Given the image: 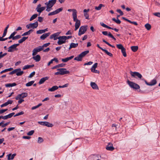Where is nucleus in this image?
Listing matches in <instances>:
<instances>
[{"label": "nucleus", "mask_w": 160, "mask_h": 160, "mask_svg": "<svg viewBox=\"0 0 160 160\" xmlns=\"http://www.w3.org/2000/svg\"><path fill=\"white\" fill-rule=\"evenodd\" d=\"M60 32H58L56 33H54L52 35H51L50 36V38L51 39H52L53 38L54 40H56L57 39H58L59 40L58 42V45H61L63 43H65L66 41L65 40H61V39H64L62 36H60L59 37H57L59 36V34H60Z\"/></svg>", "instance_id": "obj_1"}, {"label": "nucleus", "mask_w": 160, "mask_h": 160, "mask_svg": "<svg viewBox=\"0 0 160 160\" xmlns=\"http://www.w3.org/2000/svg\"><path fill=\"white\" fill-rule=\"evenodd\" d=\"M127 83L128 85L129 86L135 90H138L140 88L139 86L137 84L128 80L127 82Z\"/></svg>", "instance_id": "obj_2"}, {"label": "nucleus", "mask_w": 160, "mask_h": 160, "mask_svg": "<svg viewBox=\"0 0 160 160\" xmlns=\"http://www.w3.org/2000/svg\"><path fill=\"white\" fill-rule=\"evenodd\" d=\"M24 73L23 71H21L20 68L15 69L14 70L10 72L9 74V75H12L14 73H16V75L18 76H20L22 75Z\"/></svg>", "instance_id": "obj_3"}, {"label": "nucleus", "mask_w": 160, "mask_h": 160, "mask_svg": "<svg viewBox=\"0 0 160 160\" xmlns=\"http://www.w3.org/2000/svg\"><path fill=\"white\" fill-rule=\"evenodd\" d=\"M73 20L74 22H76L75 23V30H77L80 26V20L77 19V15L73 17Z\"/></svg>", "instance_id": "obj_4"}, {"label": "nucleus", "mask_w": 160, "mask_h": 160, "mask_svg": "<svg viewBox=\"0 0 160 160\" xmlns=\"http://www.w3.org/2000/svg\"><path fill=\"white\" fill-rule=\"evenodd\" d=\"M87 30V26H81L79 30L78 35L80 36L81 35L84 34Z\"/></svg>", "instance_id": "obj_5"}, {"label": "nucleus", "mask_w": 160, "mask_h": 160, "mask_svg": "<svg viewBox=\"0 0 160 160\" xmlns=\"http://www.w3.org/2000/svg\"><path fill=\"white\" fill-rule=\"evenodd\" d=\"M43 50L41 46H39L34 48L32 50V55L34 56L36 55L37 53Z\"/></svg>", "instance_id": "obj_6"}, {"label": "nucleus", "mask_w": 160, "mask_h": 160, "mask_svg": "<svg viewBox=\"0 0 160 160\" xmlns=\"http://www.w3.org/2000/svg\"><path fill=\"white\" fill-rule=\"evenodd\" d=\"M130 74L132 76L135 78H136V77H137L138 78L141 79L142 80V79L143 78H142V75L140 73L138 72H132V71H131Z\"/></svg>", "instance_id": "obj_7"}, {"label": "nucleus", "mask_w": 160, "mask_h": 160, "mask_svg": "<svg viewBox=\"0 0 160 160\" xmlns=\"http://www.w3.org/2000/svg\"><path fill=\"white\" fill-rule=\"evenodd\" d=\"M38 26V23L37 21L35 22L34 23H30L26 25V27L28 29H30L31 28H37Z\"/></svg>", "instance_id": "obj_8"}, {"label": "nucleus", "mask_w": 160, "mask_h": 160, "mask_svg": "<svg viewBox=\"0 0 160 160\" xmlns=\"http://www.w3.org/2000/svg\"><path fill=\"white\" fill-rule=\"evenodd\" d=\"M142 80H143L145 82V83L148 86H152L154 85H155L157 82L156 79H154L152 80L150 83L148 82L144 78L142 79Z\"/></svg>", "instance_id": "obj_9"}, {"label": "nucleus", "mask_w": 160, "mask_h": 160, "mask_svg": "<svg viewBox=\"0 0 160 160\" xmlns=\"http://www.w3.org/2000/svg\"><path fill=\"white\" fill-rule=\"evenodd\" d=\"M38 123L42 126H46L48 127H52L53 126L52 123H51L47 122H38Z\"/></svg>", "instance_id": "obj_10"}, {"label": "nucleus", "mask_w": 160, "mask_h": 160, "mask_svg": "<svg viewBox=\"0 0 160 160\" xmlns=\"http://www.w3.org/2000/svg\"><path fill=\"white\" fill-rule=\"evenodd\" d=\"M28 95V94L27 92H22L21 94L18 95L15 98V99L16 100H18L21 98H24L27 97Z\"/></svg>", "instance_id": "obj_11"}, {"label": "nucleus", "mask_w": 160, "mask_h": 160, "mask_svg": "<svg viewBox=\"0 0 160 160\" xmlns=\"http://www.w3.org/2000/svg\"><path fill=\"white\" fill-rule=\"evenodd\" d=\"M58 71H60L61 75H63L65 74H69L70 72L68 71H67L66 69L65 68H60L57 69Z\"/></svg>", "instance_id": "obj_12"}, {"label": "nucleus", "mask_w": 160, "mask_h": 160, "mask_svg": "<svg viewBox=\"0 0 160 160\" xmlns=\"http://www.w3.org/2000/svg\"><path fill=\"white\" fill-rule=\"evenodd\" d=\"M57 0H50L48 2H46L45 4L46 5L48 6L51 8H52V6L56 3Z\"/></svg>", "instance_id": "obj_13"}, {"label": "nucleus", "mask_w": 160, "mask_h": 160, "mask_svg": "<svg viewBox=\"0 0 160 160\" xmlns=\"http://www.w3.org/2000/svg\"><path fill=\"white\" fill-rule=\"evenodd\" d=\"M19 45V43L13 44L8 48V52H12L14 49H15L16 47Z\"/></svg>", "instance_id": "obj_14"}, {"label": "nucleus", "mask_w": 160, "mask_h": 160, "mask_svg": "<svg viewBox=\"0 0 160 160\" xmlns=\"http://www.w3.org/2000/svg\"><path fill=\"white\" fill-rule=\"evenodd\" d=\"M106 149L109 151H112L114 149V148L113 146V145L111 143H109L106 148Z\"/></svg>", "instance_id": "obj_15"}, {"label": "nucleus", "mask_w": 160, "mask_h": 160, "mask_svg": "<svg viewBox=\"0 0 160 160\" xmlns=\"http://www.w3.org/2000/svg\"><path fill=\"white\" fill-rule=\"evenodd\" d=\"M89 11V9H84L83 10L84 16L85 17L86 19L88 20H89L90 19L89 14L88 13V12Z\"/></svg>", "instance_id": "obj_16"}, {"label": "nucleus", "mask_w": 160, "mask_h": 160, "mask_svg": "<svg viewBox=\"0 0 160 160\" xmlns=\"http://www.w3.org/2000/svg\"><path fill=\"white\" fill-rule=\"evenodd\" d=\"M49 78V77H46L41 78L38 82V84L40 85L43 83L46 80H48Z\"/></svg>", "instance_id": "obj_17"}, {"label": "nucleus", "mask_w": 160, "mask_h": 160, "mask_svg": "<svg viewBox=\"0 0 160 160\" xmlns=\"http://www.w3.org/2000/svg\"><path fill=\"white\" fill-rule=\"evenodd\" d=\"M90 85L94 89L98 90L99 89L98 86L94 82H91L90 83Z\"/></svg>", "instance_id": "obj_18"}, {"label": "nucleus", "mask_w": 160, "mask_h": 160, "mask_svg": "<svg viewBox=\"0 0 160 160\" xmlns=\"http://www.w3.org/2000/svg\"><path fill=\"white\" fill-rule=\"evenodd\" d=\"M32 58L35 60L36 62H38L40 60L41 58L40 55H37L36 56H33Z\"/></svg>", "instance_id": "obj_19"}, {"label": "nucleus", "mask_w": 160, "mask_h": 160, "mask_svg": "<svg viewBox=\"0 0 160 160\" xmlns=\"http://www.w3.org/2000/svg\"><path fill=\"white\" fill-rule=\"evenodd\" d=\"M50 34V33L49 32L48 33H46L43 34L42 36L40 37V38L41 39L44 40Z\"/></svg>", "instance_id": "obj_20"}, {"label": "nucleus", "mask_w": 160, "mask_h": 160, "mask_svg": "<svg viewBox=\"0 0 160 160\" xmlns=\"http://www.w3.org/2000/svg\"><path fill=\"white\" fill-rule=\"evenodd\" d=\"M68 11L69 12H72V18L77 15V11L75 9H68Z\"/></svg>", "instance_id": "obj_21"}, {"label": "nucleus", "mask_w": 160, "mask_h": 160, "mask_svg": "<svg viewBox=\"0 0 160 160\" xmlns=\"http://www.w3.org/2000/svg\"><path fill=\"white\" fill-rule=\"evenodd\" d=\"M74 57V56H72L70 57L66 58H62V61L63 62H67L69 60L73 58Z\"/></svg>", "instance_id": "obj_22"}, {"label": "nucleus", "mask_w": 160, "mask_h": 160, "mask_svg": "<svg viewBox=\"0 0 160 160\" xmlns=\"http://www.w3.org/2000/svg\"><path fill=\"white\" fill-rule=\"evenodd\" d=\"M78 43H71L70 45V47L69 48V50H70L72 48H75L78 47Z\"/></svg>", "instance_id": "obj_23"}, {"label": "nucleus", "mask_w": 160, "mask_h": 160, "mask_svg": "<svg viewBox=\"0 0 160 160\" xmlns=\"http://www.w3.org/2000/svg\"><path fill=\"white\" fill-rule=\"evenodd\" d=\"M48 31V28H46L44 29L39 30L37 31L36 33L37 34H41L45 32Z\"/></svg>", "instance_id": "obj_24"}, {"label": "nucleus", "mask_w": 160, "mask_h": 160, "mask_svg": "<svg viewBox=\"0 0 160 160\" xmlns=\"http://www.w3.org/2000/svg\"><path fill=\"white\" fill-rule=\"evenodd\" d=\"M58 88V87L57 86H54L51 88H49L48 90L51 92H53Z\"/></svg>", "instance_id": "obj_25"}, {"label": "nucleus", "mask_w": 160, "mask_h": 160, "mask_svg": "<svg viewBox=\"0 0 160 160\" xmlns=\"http://www.w3.org/2000/svg\"><path fill=\"white\" fill-rule=\"evenodd\" d=\"M16 153H14L12 155L11 154H9L8 155V160H10V159L12 160L13 159L14 157L16 156Z\"/></svg>", "instance_id": "obj_26"}, {"label": "nucleus", "mask_w": 160, "mask_h": 160, "mask_svg": "<svg viewBox=\"0 0 160 160\" xmlns=\"http://www.w3.org/2000/svg\"><path fill=\"white\" fill-rule=\"evenodd\" d=\"M33 30L32 29H30L29 31L27 32H26L24 33L22 35V36H26L27 35H29L30 34V33L33 32Z\"/></svg>", "instance_id": "obj_27"}, {"label": "nucleus", "mask_w": 160, "mask_h": 160, "mask_svg": "<svg viewBox=\"0 0 160 160\" xmlns=\"http://www.w3.org/2000/svg\"><path fill=\"white\" fill-rule=\"evenodd\" d=\"M46 8L45 7H42L41 8H36V10L37 11L39 12L40 13H41L42 12L44 11Z\"/></svg>", "instance_id": "obj_28"}, {"label": "nucleus", "mask_w": 160, "mask_h": 160, "mask_svg": "<svg viewBox=\"0 0 160 160\" xmlns=\"http://www.w3.org/2000/svg\"><path fill=\"white\" fill-rule=\"evenodd\" d=\"M65 64H64L63 63H61L58 64V65H57L55 66H54L52 68V69H55L57 68H59V67H62L64 66V65Z\"/></svg>", "instance_id": "obj_29"}, {"label": "nucleus", "mask_w": 160, "mask_h": 160, "mask_svg": "<svg viewBox=\"0 0 160 160\" xmlns=\"http://www.w3.org/2000/svg\"><path fill=\"white\" fill-rule=\"evenodd\" d=\"M17 85V84L15 82H13L12 83H9L6 84L5 86L6 87H12Z\"/></svg>", "instance_id": "obj_30"}, {"label": "nucleus", "mask_w": 160, "mask_h": 160, "mask_svg": "<svg viewBox=\"0 0 160 160\" xmlns=\"http://www.w3.org/2000/svg\"><path fill=\"white\" fill-rule=\"evenodd\" d=\"M82 58L80 54L78 56L75 57L74 58V60L78 61H81L82 60Z\"/></svg>", "instance_id": "obj_31"}, {"label": "nucleus", "mask_w": 160, "mask_h": 160, "mask_svg": "<svg viewBox=\"0 0 160 160\" xmlns=\"http://www.w3.org/2000/svg\"><path fill=\"white\" fill-rule=\"evenodd\" d=\"M89 52V50H86L82 52L80 54L81 55L82 57L83 58V57H85L86 56V55Z\"/></svg>", "instance_id": "obj_32"}, {"label": "nucleus", "mask_w": 160, "mask_h": 160, "mask_svg": "<svg viewBox=\"0 0 160 160\" xmlns=\"http://www.w3.org/2000/svg\"><path fill=\"white\" fill-rule=\"evenodd\" d=\"M28 38V37H23L22 38L20 39L18 41L19 43H22L23 42L25 41L27 38Z\"/></svg>", "instance_id": "obj_33"}, {"label": "nucleus", "mask_w": 160, "mask_h": 160, "mask_svg": "<svg viewBox=\"0 0 160 160\" xmlns=\"http://www.w3.org/2000/svg\"><path fill=\"white\" fill-rule=\"evenodd\" d=\"M13 69V68H9L3 70H2L1 72H0V73L1 74H2L4 72H8V71H12Z\"/></svg>", "instance_id": "obj_34"}, {"label": "nucleus", "mask_w": 160, "mask_h": 160, "mask_svg": "<svg viewBox=\"0 0 160 160\" xmlns=\"http://www.w3.org/2000/svg\"><path fill=\"white\" fill-rule=\"evenodd\" d=\"M131 48L132 50L134 52H136L138 48V46H132Z\"/></svg>", "instance_id": "obj_35"}, {"label": "nucleus", "mask_w": 160, "mask_h": 160, "mask_svg": "<svg viewBox=\"0 0 160 160\" xmlns=\"http://www.w3.org/2000/svg\"><path fill=\"white\" fill-rule=\"evenodd\" d=\"M103 51L106 54H107L110 57H112L113 56V55L111 53L108 52L107 50L104 49L103 50Z\"/></svg>", "instance_id": "obj_36"}, {"label": "nucleus", "mask_w": 160, "mask_h": 160, "mask_svg": "<svg viewBox=\"0 0 160 160\" xmlns=\"http://www.w3.org/2000/svg\"><path fill=\"white\" fill-rule=\"evenodd\" d=\"M102 41L103 42H105V43H106L109 46L112 47V48H115V47L114 46L110 44L109 42H107L104 39H102Z\"/></svg>", "instance_id": "obj_37"}, {"label": "nucleus", "mask_w": 160, "mask_h": 160, "mask_svg": "<svg viewBox=\"0 0 160 160\" xmlns=\"http://www.w3.org/2000/svg\"><path fill=\"white\" fill-rule=\"evenodd\" d=\"M145 27L148 30H150L151 28V26L148 23L145 25Z\"/></svg>", "instance_id": "obj_38"}, {"label": "nucleus", "mask_w": 160, "mask_h": 160, "mask_svg": "<svg viewBox=\"0 0 160 160\" xmlns=\"http://www.w3.org/2000/svg\"><path fill=\"white\" fill-rule=\"evenodd\" d=\"M102 7H104V5L102 4H99L98 7H96L95 9L97 10H100Z\"/></svg>", "instance_id": "obj_39"}, {"label": "nucleus", "mask_w": 160, "mask_h": 160, "mask_svg": "<svg viewBox=\"0 0 160 160\" xmlns=\"http://www.w3.org/2000/svg\"><path fill=\"white\" fill-rule=\"evenodd\" d=\"M34 82V81H32L30 82H29L26 84V85L27 87L30 86L33 84Z\"/></svg>", "instance_id": "obj_40"}, {"label": "nucleus", "mask_w": 160, "mask_h": 160, "mask_svg": "<svg viewBox=\"0 0 160 160\" xmlns=\"http://www.w3.org/2000/svg\"><path fill=\"white\" fill-rule=\"evenodd\" d=\"M112 21H114L117 23L118 24H119L121 23V21L119 20L118 18L117 20H116L115 18H113L112 19Z\"/></svg>", "instance_id": "obj_41"}, {"label": "nucleus", "mask_w": 160, "mask_h": 160, "mask_svg": "<svg viewBox=\"0 0 160 160\" xmlns=\"http://www.w3.org/2000/svg\"><path fill=\"white\" fill-rule=\"evenodd\" d=\"M121 52L124 57H126L127 56V54L126 52V49L125 48H124L123 49L121 50Z\"/></svg>", "instance_id": "obj_42"}, {"label": "nucleus", "mask_w": 160, "mask_h": 160, "mask_svg": "<svg viewBox=\"0 0 160 160\" xmlns=\"http://www.w3.org/2000/svg\"><path fill=\"white\" fill-rule=\"evenodd\" d=\"M17 33V32H14L10 35V36L8 37V39H11V38H12L13 37H14V35Z\"/></svg>", "instance_id": "obj_43"}, {"label": "nucleus", "mask_w": 160, "mask_h": 160, "mask_svg": "<svg viewBox=\"0 0 160 160\" xmlns=\"http://www.w3.org/2000/svg\"><path fill=\"white\" fill-rule=\"evenodd\" d=\"M38 16V14H34L33 15L32 17H31V18L30 19V21H32L35 18H36V17Z\"/></svg>", "instance_id": "obj_44"}, {"label": "nucleus", "mask_w": 160, "mask_h": 160, "mask_svg": "<svg viewBox=\"0 0 160 160\" xmlns=\"http://www.w3.org/2000/svg\"><path fill=\"white\" fill-rule=\"evenodd\" d=\"M117 47L121 50L124 48L122 44H118L116 45Z\"/></svg>", "instance_id": "obj_45"}, {"label": "nucleus", "mask_w": 160, "mask_h": 160, "mask_svg": "<svg viewBox=\"0 0 160 160\" xmlns=\"http://www.w3.org/2000/svg\"><path fill=\"white\" fill-rule=\"evenodd\" d=\"M63 10L62 8H58L55 10L56 14L62 11Z\"/></svg>", "instance_id": "obj_46"}, {"label": "nucleus", "mask_w": 160, "mask_h": 160, "mask_svg": "<svg viewBox=\"0 0 160 160\" xmlns=\"http://www.w3.org/2000/svg\"><path fill=\"white\" fill-rule=\"evenodd\" d=\"M43 138H41L39 137L38 139V142L39 143H40L43 142Z\"/></svg>", "instance_id": "obj_47"}, {"label": "nucleus", "mask_w": 160, "mask_h": 160, "mask_svg": "<svg viewBox=\"0 0 160 160\" xmlns=\"http://www.w3.org/2000/svg\"><path fill=\"white\" fill-rule=\"evenodd\" d=\"M62 37H63L64 39V40L66 41V40L69 39V38H72V36H62Z\"/></svg>", "instance_id": "obj_48"}, {"label": "nucleus", "mask_w": 160, "mask_h": 160, "mask_svg": "<svg viewBox=\"0 0 160 160\" xmlns=\"http://www.w3.org/2000/svg\"><path fill=\"white\" fill-rule=\"evenodd\" d=\"M21 38V36L20 35H16L12 38V39L13 40L18 39L20 38Z\"/></svg>", "instance_id": "obj_49"}, {"label": "nucleus", "mask_w": 160, "mask_h": 160, "mask_svg": "<svg viewBox=\"0 0 160 160\" xmlns=\"http://www.w3.org/2000/svg\"><path fill=\"white\" fill-rule=\"evenodd\" d=\"M153 15L155 16H157L158 18H160V12H156L153 13Z\"/></svg>", "instance_id": "obj_50"}, {"label": "nucleus", "mask_w": 160, "mask_h": 160, "mask_svg": "<svg viewBox=\"0 0 160 160\" xmlns=\"http://www.w3.org/2000/svg\"><path fill=\"white\" fill-rule=\"evenodd\" d=\"M34 132V130H31L27 134L28 136H31L32 135Z\"/></svg>", "instance_id": "obj_51"}, {"label": "nucleus", "mask_w": 160, "mask_h": 160, "mask_svg": "<svg viewBox=\"0 0 160 160\" xmlns=\"http://www.w3.org/2000/svg\"><path fill=\"white\" fill-rule=\"evenodd\" d=\"M30 68V65H25L24 67H23L22 68V69L23 70H25L26 69H28Z\"/></svg>", "instance_id": "obj_52"}, {"label": "nucleus", "mask_w": 160, "mask_h": 160, "mask_svg": "<svg viewBox=\"0 0 160 160\" xmlns=\"http://www.w3.org/2000/svg\"><path fill=\"white\" fill-rule=\"evenodd\" d=\"M90 157L92 160L96 159L98 158L97 155H92Z\"/></svg>", "instance_id": "obj_53"}, {"label": "nucleus", "mask_w": 160, "mask_h": 160, "mask_svg": "<svg viewBox=\"0 0 160 160\" xmlns=\"http://www.w3.org/2000/svg\"><path fill=\"white\" fill-rule=\"evenodd\" d=\"M108 36L112 38L113 40H116V38L114 37V36L112 35V34L110 32H109L108 34Z\"/></svg>", "instance_id": "obj_54"}, {"label": "nucleus", "mask_w": 160, "mask_h": 160, "mask_svg": "<svg viewBox=\"0 0 160 160\" xmlns=\"http://www.w3.org/2000/svg\"><path fill=\"white\" fill-rule=\"evenodd\" d=\"M24 113V112L23 111H21L16 114L14 116V117H15L16 116H18L22 114H23Z\"/></svg>", "instance_id": "obj_55"}, {"label": "nucleus", "mask_w": 160, "mask_h": 160, "mask_svg": "<svg viewBox=\"0 0 160 160\" xmlns=\"http://www.w3.org/2000/svg\"><path fill=\"white\" fill-rule=\"evenodd\" d=\"M117 12L120 13V15L122 16L123 15V13L121 9H118L117 10Z\"/></svg>", "instance_id": "obj_56"}, {"label": "nucleus", "mask_w": 160, "mask_h": 160, "mask_svg": "<svg viewBox=\"0 0 160 160\" xmlns=\"http://www.w3.org/2000/svg\"><path fill=\"white\" fill-rule=\"evenodd\" d=\"M35 71H33L32 72L29 76L28 77L29 78H31L35 74Z\"/></svg>", "instance_id": "obj_57"}, {"label": "nucleus", "mask_w": 160, "mask_h": 160, "mask_svg": "<svg viewBox=\"0 0 160 160\" xmlns=\"http://www.w3.org/2000/svg\"><path fill=\"white\" fill-rule=\"evenodd\" d=\"M122 18L123 19L125 20L126 21H127L131 23H132V21H131L130 20L128 19L127 18H126L125 17H122Z\"/></svg>", "instance_id": "obj_58"}, {"label": "nucleus", "mask_w": 160, "mask_h": 160, "mask_svg": "<svg viewBox=\"0 0 160 160\" xmlns=\"http://www.w3.org/2000/svg\"><path fill=\"white\" fill-rule=\"evenodd\" d=\"M122 18L123 19L125 20L126 21H127L131 23H132V21H131L130 20L128 19L127 18H126L125 17H122Z\"/></svg>", "instance_id": "obj_59"}, {"label": "nucleus", "mask_w": 160, "mask_h": 160, "mask_svg": "<svg viewBox=\"0 0 160 160\" xmlns=\"http://www.w3.org/2000/svg\"><path fill=\"white\" fill-rule=\"evenodd\" d=\"M10 122H8L4 124H3L2 126H1V127L2 128H3V127H6V126H7V125H8L10 123Z\"/></svg>", "instance_id": "obj_60"}, {"label": "nucleus", "mask_w": 160, "mask_h": 160, "mask_svg": "<svg viewBox=\"0 0 160 160\" xmlns=\"http://www.w3.org/2000/svg\"><path fill=\"white\" fill-rule=\"evenodd\" d=\"M50 44V43L49 42L46 43L44 44L42 46H41V47H42V48H43L46 47L48 46Z\"/></svg>", "instance_id": "obj_61"}, {"label": "nucleus", "mask_w": 160, "mask_h": 160, "mask_svg": "<svg viewBox=\"0 0 160 160\" xmlns=\"http://www.w3.org/2000/svg\"><path fill=\"white\" fill-rule=\"evenodd\" d=\"M14 112H12L7 115L8 118H11L14 114Z\"/></svg>", "instance_id": "obj_62"}, {"label": "nucleus", "mask_w": 160, "mask_h": 160, "mask_svg": "<svg viewBox=\"0 0 160 160\" xmlns=\"http://www.w3.org/2000/svg\"><path fill=\"white\" fill-rule=\"evenodd\" d=\"M46 8L47 9L46 10L48 12L50 11L52 9L50 7L47 5H46Z\"/></svg>", "instance_id": "obj_63"}, {"label": "nucleus", "mask_w": 160, "mask_h": 160, "mask_svg": "<svg viewBox=\"0 0 160 160\" xmlns=\"http://www.w3.org/2000/svg\"><path fill=\"white\" fill-rule=\"evenodd\" d=\"M43 20V18L41 17H39L38 18V21L40 22H42Z\"/></svg>", "instance_id": "obj_64"}]
</instances>
